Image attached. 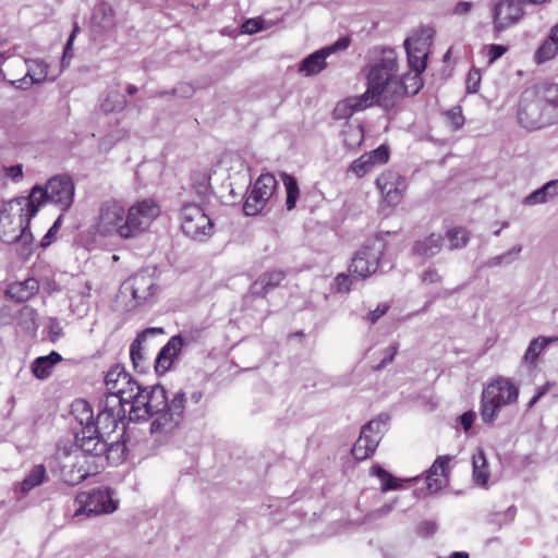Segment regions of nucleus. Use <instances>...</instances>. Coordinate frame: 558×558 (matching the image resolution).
I'll return each instance as SVG.
<instances>
[{"mask_svg": "<svg viewBox=\"0 0 558 558\" xmlns=\"http://www.w3.org/2000/svg\"><path fill=\"white\" fill-rule=\"evenodd\" d=\"M129 404L128 418L131 422H145L153 418L150 433L168 435L183 421L185 410V393L177 391L169 399L161 385L143 386L138 388Z\"/></svg>", "mask_w": 558, "mask_h": 558, "instance_id": "nucleus-1", "label": "nucleus"}, {"mask_svg": "<svg viewBox=\"0 0 558 558\" xmlns=\"http://www.w3.org/2000/svg\"><path fill=\"white\" fill-rule=\"evenodd\" d=\"M85 438H77L74 446L59 444L49 461L51 472L68 485H77L102 470L105 446L92 447L90 440Z\"/></svg>", "mask_w": 558, "mask_h": 558, "instance_id": "nucleus-2", "label": "nucleus"}, {"mask_svg": "<svg viewBox=\"0 0 558 558\" xmlns=\"http://www.w3.org/2000/svg\"><path fill=\"white\" fill-rule=\"evenodd\" d=\"M404 78L399 73L396 52L385 49L366 69V90L363 95L372 106L391 109L409 93Z\"/></svg>", "mask_w": 558, "mask_h": 558, "instance_id": "nucleus-3", "label": "nucleus"}, {"mask_svg": "<svg viewBox=\"0 0 558 558\" xmlns=\"http://www.w3.org/2000/svg\"><path fill=\"white\" fill-rule=\"evenodd\" d=\"M74 192L75 187L71 177L66 174L54 175L48 180L45 186L38 184L33 186L28 196H20L19 201L10 204L7 210L17 213L22 210L19 205L28 206V211L23 221L34 217L39 207L47 202L54 204L62 211H65L72 206Z\"/></svg>", "mask_w": 558, "mask_h": 558, "instance_id": "nucleus-4", "label": "nucleus"}, {"mask_svg": "<svg viewBox=\"0 0 558 558\" xmlns=\"http://www.w3.org/2000/svg\"><path fill=\"white\" fill-rule=\"evenodd\" d=\"M557 85L546 86L541 94L521 99L518 117L520 122L529 129H541L558 120V94L551 95Z\"/></svg>", "mask_w": 558, "mask_h": 558, "instance_id": "nucleus-5", "label": "nucleus"}, {"mask_svg": "<svg viewBox=\"0 0 558 558\" xmlns=\"http://www.w3.org/2000/svg\"><path fill=\"white\" fill-rule=\"evenodd\" d=\"M519 388L508 378L498 377L482 391L480 414L484 424L493 426L502 408L517 402Z\"/></svg>", "mask_w": 558, "mask_h": 558, "instance_id": "nucleus-6", "label": "nucleus"}, {"mask_svg": "<svg viewBox=\"0 0 558 558\" xmlns=\"http://www.w3.org/2000/svg\"><path fill=\"white\" fill-rule=\"evenodd\" d=\"M16 201H19V197L2 205L0 210V240L8 244L15 242L28 244L33 240L32 232L29 231V222L33 217H29L27 221H23L28 211V206L19 205L22 210L17 213L7 210L8 206Z\"/></svg>", "mask_w": 558, "mask_h": 558, "instance_id": "nucleus-7", "label": "nucleus"}, {"mask_svg": "<svg viewBox=\"0 0 558 558\" xmlns=\"http://www.w3.org/2000/svg\"><path fill=\"white\" fill-rule=\"evenodd\" d=\"M105 386V399L114 398L119 401V407L125 408L134 399L135 393H138L141 384L123 366L116 364L106 373Z\"/></svg>", "mask_w": 558, "mask_h": 558, "instance_id": "nucleus-8", "label": "nucleus"}, {"mask_svg": "<svg viewBox=\"0 0 558 558\" xmlns=\"http://www.w3.org/2000/svg\"><path fill=\"white\" fill-rule=\"evenodd\" d=\"M125 219L126 210L122 203L117 199L105 201L99 207L95 232L101 236L117 235L121 239H130L123 231Z\"/></svg>", "mask_w": 558, "mask_h": 558, "instance_id": "nucleus-9", "label": "nucleus"}, {"mask_svg": "<svg viewBox=\"0 0 558 558\" xmlns=\"http://www.w3.org/2000/svg\"><path fill=\"white\" fill-rule=\"evenodd\" d=\"M432 32L422 29L418 34L408 37L404 40V48L408 56L409 66L414 71L413 81L415 88L411 92L416 94L422 87L421 73L426 69V58L432 43Z\"/></svg>", "mask_w": 558, "mask_h": 558, "instance_id": "nucleus-10", "label": "nucleus"}, {"mask_svg": "<svg viewBox=\"0 0 558 558\" xmlns=\"http://www.w3.org/2000/svg\"><path fill=\"white\" fill-rule=\"evenodd\" d=\"M180 220L183 233L193 240L205 241L211 235L214 223L199 204H184Z\"/></svg>", "mask_w": 558, "mask_h": 558, "instance_id": "nucleus-11", "label": "nucleus"}, {"mask_svg": "<svg viewBox=\"0 0 558 558\" xmlns=\"http://www.w3.org/2000/svg\"><path fill=\"white\" fill-rule=\"evenodd\" d=\"M75 505L77 508L73 517L77 518L82 514L112 513L118 507V500L113 498V492L105 487L80 493L75 498Z\"/></svg>", "mask_w": 558, "mask_h": 558, "instance_id": "nucleus-12", "label": "nucleus"}, {"mask_svg": "<svg viewBox=\"0 0 558 558\" xmlns=\"http://www.w3.org/2000/svg\"><path fill=\"white\" fill-rule=\"evenodd\" d=\"M386 251L383 239H373L365 243L352 258L349 270L359 278L365 279L375 274Z\"/></svg>", "mask_w": 558, "mask_h": 558, "instance_id": "nucleus-13", "label": "nucleus"}, {"mask_svg": "<svg viewBox=\"0 0 558 558\" xmlns=\"http://www.w3.org/2000/svg\"><path fill=\"white\" fill-rule=\"evenodd\" d=\"M160 215V206L156 201L146 198L129 207L123 231L130 239L145 231Z\"/></svg>", "mask_w": 558, "mask_h": 558, "instance_id": "nucleus-14", "label": "nucleus"}, {"mask_svg": "<svg viewBox=\"0 0 558 558\" xmlns=\"http://www.w3.org/2000/svg\"><path fill=\"white\" fill-rule=\"evenodd\" d=\"M388 420L387 415H379L362 427L360 437L352 448V454L356 460L363 461L374 454L386 430Z\"/></svg>", "mask_w": 558, "mask_h": 558, "instance_id": "nucleus-15", "label": "nucleus"}, {"mask_svg": "<svg viewBox=\"0 0 558 558\" xmlns=\"http://www.w3.org/2000/svg\"><path fill=\"white\" fill-rule=\"evenodd\" d=\"M278 182L274 174H260L245 198L243 211L246 216H255L263 210L266 203L277 190Z\"/></svg>", "mask_w": 558, "mask_h": 558, "instance_id": "nucleus-16", "label": "nucleus"}, {"mask_svg": "<svg viewBox=\"0 0 558 558\" xmlns=\"http://www.w3.org/2000/svg\"><path fill=\"white\" fill-rule=\"evenodd\" d=\"M157 290V282L151 272L142 270L129 277L120 288L122 295H130L134 306L147 302L154 296Z\"/></svg>", "mask_w": 558, "mask_h": 558, "instance_id": "nucleus-17", "label": "nucleus"}, {"mask_svg": "<svg viewBox=\"0 0 558 558\" xmlns=\"http://www.w3.org/2000/svg\"><path fill=\"white\" fill-rule=\"evenodd\" d=\"M101 410L95 418V426L98 430L95 433V440L105 439L116 430L118 424L128 417L126 408L119 407V401L114 398L104 399Z\"/></svg>", "mask_w": 558, "mask_h": 558, "instance_id": "nucleus-18", "label": "nucleus"}, {"mask_svg": "<svg viewBox=\"0 0 558 558\" xmlns=\"http://www.w3.org/2000/svg\"><path fill=\"white\" fill-rule=\"evenodd\" d=\"M524 15L519 0H499L492 9L495 33H501L518 24Z\"/></svg>", "mask_w": 558, "mask_h": 558, "instance_id": "nucleus-19", "label": "nucleus"}, {"mask_svg": "<svg viewBox=\"0 0 558 558\" xmlns=\"http://www.w3.org/2000/svg\"><path fill=\"white\" fill-rule=\"evenodd\" d=\"M349 45L350 39L348 37L338 38L332 45L324 47L303 59L300 63L299 71L306 76L322 72L327 65L326 58L336 51L345 50Z\"/></svg>", "mask_w": 558, "mask_h": 558, "instance_id": "nucleus-20", "label": "nucleus"}, {"mask_svg": "<svg viewBox=\"0 0 558 558\" xmlns=\"http://www.w3.org/2000/svg\"><path fill=\"white\" fill-rule=\"evenodd\" d=\"M76 425L74 427V441H77V438L86 437L85 440H90L93 442V436L98 430L95 426V417L92 407L85 400H76L72 403L71 411Z\"/></svg>", "mask_w": 558, "mask_h": 558, "instance_id": "nucleus-21", "label": "nucleus"}, {"mask_svg": "<svg viewBox=\"0 0 558 558\" xmlns=\"http://www.w3.org/2000/svg\"><path fill=\"white\" fill-rule=\"evenodd\" d=\"M376 185L387 205L396 206L401 202L404 179L399 173L391 170L381 173L376 180Z\"/></svg>", "mask_w": 558, "mask_h": 558, "instance_id": "nucleus-22", "label": "nucleus"}, {"mask_svg": "<svg viewBox=\"0 0 558 558\" xmlns=\"http://www.w3.org/2000/svg\"><path fill=\"white\" fill-rule=\"evenodd\" d=\"M27 68L25 75L19 80L10 81V84L19 89H28L35 84L43 83L48 75V64L41 59H25Z\"/></svg>", "mask_w": 558, "mask_h": 558, "instance_id": "nucleus-23", "label": "nucleus"}, {"mask_svg": "<svg viewBox=\"0 0 558 558\" xmlns=\"http://www.w3.org/2000/svg\"><path fill=\"white\" fill-rule=\"evenodd\" d=\"M451 461L449 456H439L432 466L427 470L426 474V488L429 494L439 492L448 484V465Z\"/></svg>", "mask_w": 558, "mask_h": 558, "instance_id": "nucleus-24", "label": "nucleus"}, {"mask_svg": "<svg viewBox=\"0 0 558 558\" xmlns=\"http://www.w3.org/2000/svg\"><path fill=\"white\" fill-rule=\"evenodd\" d=\"M92 29L95 34H105L116 27V19L113 9L101 2L94 9L92 21Z\"/></svg>", "mask_w": 558, "mask_h": 558, "instance_id": "nucleus-25", "label": "nucleus"}, {"mask_svg": "<svg viewBox=\"0 0 558 558\" xmlns=\"http://www.w3.org/2000/svg\"><path fill=\"white\" fill-rule=\"evenodd\" d=\"M444 246V236L439 233L417 239L412 246V254L424 259L436 256Z\"/></svg>", "mask_w": 558, "mask_h": 558, "instance_id": "nucleus-26", "label": "nucleus"}, {"mask_svg": "<svg viewBox=\"0 0 558 558\" xmlns=\"http://www.w3.org/2000/svg\"><path fill=\"white\" fill-rule=\"evenodd\" d=\"M371 107H373V106L367 100V97H365L362 94L360 96L349 97L342 101H339L336 105V107L332 111V114L336 120H344V119H349L355 112L363 111Z\"/></svg>", "mask_w": 558, "mask_h": 558, "instance_id": "nucleus-27", "label": "nucleus"}, {"mask_svg": "<svg viewBox=\"0 0 558 558\" xmlns=\"http://www.w3.org/2000/svg\"><path fill=\"white\" fill-rule=\"evenodd\" d=\"M161 333H163V329L161 327H149L137 335L135 340L130 345V357L134 368L142 367V363L144 362V352L142 347L143 342L146 341V339L149 337Z\"/></svg>", "mask_w": 558, "mask_h": 558, "instance_id": "nucleus-28", "label": "nucleus"}, {"mask_svg": "<svg viewBox=\"0 0 558 558\" xmlns=\"http://www.w3.org/2000/svg\"><path fill=\"white\" fill-rule=\"evenodd\" d=\"M38 281L35 278H27L23 281L13 282L7 290V295L16 302H25L37 293Z\"/></svg>", "mask_w": 558, "mask_h": 558, "instance_id": "nucleus-29", "label": "nucleus"}, {"mask_svg": "<svg viewBox=\"0 0 558 558\" xmlns=\"http://www.w3.org/2000/svg\"><path fill=\"white\" fill-rule=\"evenodd\" d=\"M286 274L282 270H271L262 275L253 284L252 293L255 295H265L270 290L277 288L284 279Z\"/></svg>", "mask_w": 558, "mask_h": 558, "instance_id": "nucleus-30", "label": "nucleus"}, {"mask_svg": "<svg viewBox=\"0 0 558 558\" xmlns=\"http://www.w3.org/2000/svg\"><path fill=\"white\" fill-rule=\"evenodd\" d=\"M473 481L477 486L486 487L490 472L484 450L477 448L472 454Z\"/></svg>", "mask_w": 558, "mask_h": 558, "instance_id": "nucleus-31", "label": "nucleus"}, {"mask_svg": "<svg viewBox=\"0 0 558 558\" xmlns=\"http://www.w3.org/2000/svg\"><path fill=\"white\" fill-rule=\"evenodd\" d=\"M558 195V180H551L545 183L539 189L529 194L523 199V204L526 206H534L538 204L547 203Z\"/></svg>", "mask_w": 558, "mask_h": 558, "instance_id": "nucleus-32", "label": "nucleus"}, {"mask_svg": "<svg viewBox=\"0 0 558 558\" xmlns=\"http://www.w3.org/2000/svg\"><path fill=\"white\" fill-rule=\"evenodd\" d=\"M99 444H102L105 446V450L101 453L105 459L102 462V470L108 463L111 464H118L123 460V454L125 450V445L121 444L119 441H111L108 444L107 439H93V442L90 444L92 447H98Z\"/></svg>", "mask_w": 558, "mask_h": 558, "instance_id": "nucleus-33", "label": "nucleus"}, {"mask_svg": "<svg viewBox=\"0 0 558 558\" xmlns=\"http://www.w3.org/2000/svg\"><path fill=\"white\" fill-rule=\"evenodd\" d=\"M62 360L61 355L51 351L48 355L38 356L32 363V372L38 379L47 378L52 371V367Z\"/></svg>", "mask_w": 558, "mask_h": 558, "instance_id": "nucleus-34", "label": "nucleus"}, {"mask_svg": "<svg viewBox=\"0 0 558 558\" xmlns=\"http://www.w3.org/2000/svg\"><path fill=\"white\" fill-rule=\"evenodd\" d=\"M180 352L181 351L177 345V340H173L171 337L169 341L161 348L156 357V369L161 372L168 371L173 360L178 357Z\"/></svg>", "mask_w": 558, "mask_h": 558, "instance_id": "nucleus-35", "label": "nucleus"}, {"mask_svg": "<svg viewBox=\"0 0 558 558\" xmlns=\"http://www.w3.org/2000/svg\"><path fill=\"white\" fill-rule=\"evenodd\" d=\"M47 477L46 468L44 464L35 465L25 478L19 484L20 492L22 495H26L32 489L41 485Z\"/></svg>", "mask_w": 558, "mask_h": 558, "instance_id": "nucleus-36", "label": "nucleus"}, {"mask_svg": "<svg viewBox=\"0 0 558 558\" xmlns=\"http://www.w3.org/2000/svg\"><path fill=\"white\" fill-rule=\"evenodd\" d=\"M557 340L558 338L556 337H537L533 339L524 353V362L534 363L542 351Z\"/></svg>", "mask_w": 558, "mask_h": 558, "instance_id": "nucleus-37", "label": "nucleus"}, {"mask_svg": "<svg viewBox=\"0 0 558 558\" xmlns=\"http://www.w3.org/2000/svg\"><path fill=\"white\" fill-rule=\"evenodd\" d=\"M192 191L201 203L206 202L213 193L210 178L206 173H199L192 179Z\"/></svg>", "mask_w": 558, "mask_h": 558, "instance_id": "nucleus-38", "label": "nucleus"}, {"mask_svg": "<svg viewBox=\"0 0 558 558\" xmlns=\"http://www.w3.org/2000/svg\"><path fill=\"white\" fill-rule=\"evenodd\" d=\"M372 474L378 477L381 482V492L396 490L401 487L400 480L396 478L390 472L386 471L383 466L376 464L372 468Z\"/></svg>", "mask_w": 558, "mask_h": 558, "instance_id": "nucleus-39", "label": "nucleus"}, {"mask_svg": "<svg viewBox=\"0 0 558 558\" xmlns=\"http://www.w3.org/2000/svg\"><path fill=\"white\" fill-rule=\"evenodd\" d=\"M281 178L287 192L286 207L288 210H292L300 195L299 185L295 178L291 174L282 173Z\"/></svg>", "mask_w": 558, "mask_h": 558, "instance_id": "nucleus-40", "label": "nucleus"}, {"mask_svg": "<svg viewBox=\"0 0 558 558\" xmlns=\"http://www.w3.org/2000/svg\"><path fill=\"white\" fill-rule=\"evenodd\" d=\"M125 106L126 100L118 90L109 92L100 105L101 110L106 113L122 111Z\"/></svg>", "mask_w": 558, "mask_h": 558, "instance_id": "nucleus-41", "label": "nucleus"}, {"mask_svg": "<svg viewBox=\"0 0 558 558\" xmlns=\"http://www.w3.org/2000/svg\"><path fill=\"white\" fill-rule=\"evenodd\" d=\"M363 140L364 130L362 125H347V129L343 131V143L348 148L359 147Z\"/></svg>", "mask_w": 558, "mask_h": 558, "instance_id": "nucleus-42", "label": "nucleus"}, {"mask_svg": "<svg viewBox=\"0 0 558 558\" xmlns=\"http://www.w3.org/2000/svg\"><path fill=\"white\" fill-rule=\"evenodd\" d=\"M558 53V45L553 38L547 37L535 52L537 63H544L553 59Z\"/></svg>", "mask_w": 558, "mask_h": 558, "instance_id": "nucleus-43", "label": "nucleus"}, {"mask_svg": "<svg viewBox=\"0 0 558 558\" xmlns=\"http://www.w3.org/2000/svg\"><path fill=\"white\" fill-rule=\"evenodd\" d=\"M469 233L463 228H452L447 232V240L450 250L464 247L469 242Z\"/></svg>", "mask_w": 558, "mask_h": 558, "instance_id": "nucleus-44", "label": "nucleus"}, {"mask_svg": "<svg viewBox=\"0 0 558 558\" xmlns=\"http://www.w3.org/2000/svg\"><path fill=\"white\" fill-rule=\"evenodd\" d=\"M522 246L520 244L514 245L512 248L500 255L494 256L486 262L487 267H498L501 265L511 264L517 256L521 253Z\"/></svg>", "mask_w": 558, "mask_h": 558, "instance_id": "nucleus-45", "label": "nucleus"}, {"mask_svg": "<svg viewBox=\"0 0 558 558\" xmlns=\"http://www.w3.org/2000/svg\"><path fill=\"white\" fill-rule=\"evenodd\" d=\"M384 558H405L407 546L400 541L387 542L381 547Z\"/></svg>", "mask_w": 558, "mask_h": 558, "instance_id": "nucleus-46", "label": "nucleus"}, {"mask_svg": "<svg viewBox=\"0 0 558 558\" xmlns=\"http://www.w3.org/2000/svg\"><path fill=\"white\" fill-rule=\"evenodd\" d=\"M201 329H190L173 336L172 339L177 341L179 340V343L177 342V345L181 351L183 347H189L193 343H196L201 339Z\"/></svg>", "mask_w": 558, "mask_h": 558, "instance_id": "nucleus-47", "label": "nucleus"}, {"mask_svg": "<svg viewBox=\"0 0 558 558\" xmlns=\"http://www.w3.org/2000/svg\"><path fill=\"white\" fill-rule=\"evenodd\" d=\"M373 167V161L366 154H364L351 163L350 171H352L356 177L362 178L369 172Z\"/></svg>", "mask_w": 558, "mask_h": 558, "instance_id": "nucleus-48", "label": "nucleus"}, {"mask_svg": "<svg viewBox=\"0 0 558 558\" xmlns=\"http://www.w3.org/2000/svg\"><path fill=\"white\" fill-rule=\"evenodd\" d=\"M373 161V166L383 165L389 159V149L386 145H380L376 149L366 154Z\"/></svg>", "mask_w": 558, "mask_h": 558, "instance_id": "nucleus-49", "label": "nucleus"}, {"mask_svg": "<svg viewBox=\"0 0 558 558\" xmlns=\"http://www.w3.org/2000/svg\"><path fill=\"white\" fill-rule=\"evenodd\" d=\"M397 352H398V344L397 343H392L389 347H387L385 349V351H384L383 360L380 361L379 364H377L374 367V369L375 371H380V369L385 368L388 364H390L393 361Z\"/></svg>", "mask_w": 558, "mask_h": 558, "instance_id": "nucleus-50", "label": "nucleus"}, {"mask_svg": "<svg viewBox=\"0 0 558 558\" xmlns=\"http://www.w3.org/2000/svg\"><path fill=\"white\" fill-rule=\"evenodd\" d=\"M352 280L349 275L341 272L335 278V289L338 293H348L351 290Z\"/></svg>", "mask_w": 558, "mask_h": 558, "instance_id": "nucleus-51", "label": "nucleus"}, {"mask_svg": "<svg viewBox=\"0 0 558 558\" xmlns=\"http://www.w3.org/2000/svg\"><path fill=\"white\" fill-rule=\"evenodd\" d=\"M420 280L425 284L438 283L441 281V276L438 270L434 267H428L423 270L420 275Z\"/></svg>", "mask_w": 558, "mask_h": 558, "instance_id": "nucleus-52", "label": "nucleus"}, {"mask_svg": "<svg viewBox=\"0 0 558 558\" xmlns=\"http://www.w3.org/2000/svg\"><path fill=\"white\" fill-rule=\"evenodd\" d=\"M481 84V71L478 69L470 70L466 78L468 93H476Z\"/></svg>", "mask_w": 558, "mask_h": 558, "instance_id": "nucleus-53", "label": "nucleus"}, {"mask_svg": "<svg viewBox=\"0 0 558 558\" xmlns=\"http://www.w3.org/2000/svg\"><path fill=\"white\" fill-rule=\"evenodd\" d=\"M447 118L452 125L453 130L460 129L464 123L462 110L460 107H454L447 112Z\"/></svg>", "mask_w": 558, "mask_h": 558, "instance_id": "nucleus-54", "label": "nucleus"}, {"mask_svg": "<svg viewBox=\"0 0 558 558\" xmlns=\"http://www.w3.org/2000/svg\"><path fill=\"white\" fill-rule=\"evenodd\" d=\"M62 216H59L57 220L53 222V225L50 227V229L47 231V233L43 236L40 245L43 247L49 246L54 238L56 233L58 232L60 225H61Z\"/></svg>", "mask_w": 558, "mask_h": 558, "instance_id": "nucleus-55", "label": "nucleus"}, {"mask_svg": "<svg viewBox=\"0 0 558 558\" xmlns=\"http://www.w3.org/2000/svg\"><path fill=\"white\" fill-rule=\"evenodd\" d=\"M475 418H476V413L472 410L465 411L458 417V421L461 424L465 434H468L471 430V428L475 422Z\"/></svg>", "mask_w": 558, "mask_h": 558, "instance_id": "nucleus-56", "label": "nucleus"}, {"mask_svg": "<svg viewBox=\"0 0 558 558\" xmlns=\"http://www.w3.org/2000/svg\"><path fill=\"white\" fill-rule=\"evenodd\" d=\"M474 4L471 1H459L452 8L451 13L456 16H466L473 10Z\"/></svg>", "mask_w": 558, "mask_h": 558, "instance_id": "nucleus-57", "label": "nucleus"}, {"mask_svg": "<svg viewBox=\"0 0 558 558\" xmlns=\"http://www.w3.org/2000/svg\"><path fill=\"white\" fill-rule=\"evenodd\" d=\"M263 28V20L250 19L242 24V32L245 34H255Z\"/></svg>", "mask_w": 558, "mask_h": 558, "instance_id": "nucleus-58", "label": "nucleus"}, {"mask_svg": "<svg viewBox=\"0 0 558 558\" xmlns=\"http://www.w3.org/2000/svg\"><path fill=\"white\" fill-rule=\"evenodd\" d=\"M4 175L12 179L14 182H19L23 178L22 165H14L3 168Z\"/></svg>", "mask_w": 558, "mask_h": 558, "instance_id": "nucleus-59", "label": "nucleus"}, {"mask_svg": "<svg viewBox=\"0 0 558 558\" xmlns=\"http://www.w3.org/2000/svg\"><path fill=\"white\" fill-rule=\"evenodd\" d=\"M48 332L52 341L59 339L62 335V327L57 318H49L48 320Z\"/></svg>", "mask_w": 558, "mask_h": 558, "instance_id": "nucleus-60", "label": "nucleus"}, {"mask_svg": "<svg viewBox=\"0 0 558 558\" xmlns=\"http://www.w3.org/2000/svg\"><path fill=\"white\" fill-rule=\"evenodd\" d=\"M389 310V305L384 303L379 304L374 311L367 314V319L371 324H375L381 316H384Z\"/></svg>", "mask_w": 558, "mask_h": 558, "instance_id": "nucleus-61", "label": "nucleus"}, {"mask_svg": "<svg viewBox=\"0 0 558 558\" xmlns=\"http://www.w3.org/2000/svg\"><path fill=\"white\" fill-rule=\"evenodd\" d=\"M21 317H25V319H26V322H25L26 329H33V330L36 329V323H35L36 312L33 308L24 307L21 311Z\"/></svg>", "mask_w": 558, "mask_h": 558, "instance_id": "nucleus-62", "label": "nucleus"}, {"mask_svg": "<svg viewBox=\"0 0 558 558\" xmlns=\"http://www.w3.org/2000/svg\"><path fill=\"white\" fill-rule=\"evenodd\" d=\"M77 32H78V26L75 24L73 27V31L71 32L69 39L64 46L62 63H64L66 58H69V59L72 58V45H73V41H74V38H75Z\"/></svg>", "mask_w": 558, "mask_h": 558, "instance_id": "nucleus-63", "label": "nucleus"}, {"mask_svg": "<svg viewBox=\"0 0 558 558\" xmlns=\"http://www.w3.org/2000/svg\"><path fill=\"white\" fill-rule=\"evenodd\" d=\"M506 52V47L501 45H490L488 50V61L493 63Z\"/></svg>", "mask_w": 558, "mask_h": 558, "instance_id": "nucleus-64", "label": "nucleus"}]
</instances>
